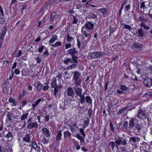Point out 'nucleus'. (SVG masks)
<instances>
[{"label": "nucleus", "mask_w": 152, "mask_h": 152, "mask_svg": "<svg viewBox=\"0 0 152 152\" xmlns=\"http://www.w3.org/2000/svg\"><path fill=\"white\" fill-rule=\"evenodd\" d=\"M73 80V83L75 86H79L81 85L82 79L81 77L80 74L77 71L74 72Z\"/></svg>", "instance_id": "nucleus-1"}, {"label": "nucleus", "mask_w": 152, "mask_h": 152, "mask_svg": "<svg viewBox=\"0 0 152 152\" xmlns=\"http://www.w3.org/2000/svg\"><path fill=\"white\" fill-rule=\"evenodd\" d=\"M61 15L60 11L53 12L51 14V18L50 21L51 23L53 22L54 20L58 21L60 20Z\"/></svg>", "instance_id": "nucleus-2"}, {"label": "nucleus", "mask_w": 152, "mask_h": 152, "mask_svg": "<svg viewBox=\"0 0 152 152\" xmlns=\"http://www.w3.org/2000/svg\"><path fill=\"white\" fill-rule=\"evenodd\" d=\"M77 57H72V58H66L64 60V63L66 64L77 63Z\"/></svg>", "instance_id": "nucleus-3"}, {"label": "nucleus", "mask_w": 152, "mask_h": 152, "mask_svg": "<svg viewBox=\"0 0 152 152\" xmlns=\"http://www.w3.org/2000/svg\"><path fill=\"white\" fill-rule=\"evenodd\" d=\"M104 54V53L103 52H99L98 51H96L91 53L90 55V56L92 58H96L103 56Z\"/></svg>", "instance_id": "nucleus-4"}, {"label": "nucleus", "mask_w": 152, "mask_h": 152, "mask_svg": "<svg viewBox=\"0 0 152 152\" xmlns=\"http://www.w3.org/2000/svg\"><path fill=\"white\" fill-rule=\"evenodd\" d=\"M137 115L139 118L145 119L147 117V114L146 113L145 111L141 110L137 114Z\"/></svg>", "instance_id": "nucleus-5"}, {"label": "nucleus", "mask_w": 152, "mask_h": 152, "mask_svg": "<svg viewBox=\"0 0 152 152\" xmlns=\"http://www.w3.org/2000/svg\"><path fill=\"white\" fill-rule=\"evenodd\" d=\"M85 28H86L87 29L91 31L93 30L94 28V25L93 23L90 22H88L86 23L84 26H82Z\"/></svg>", "instance_id": "nucleus-6"}, {"label": "nucleus", "mask_w": 152, "mask_h": 152, "mask_svg": "<svg viewBox=\"0 0 152 152\" xmlns=\"http://www.w3.org/2000/svg\"><path fill=\"white\" fill-rule=\"evenodd\" d=\"M66 53L68 55H70L72 57H77L75 56V54L77 53V51L75 48L69 49L66 51Z\"/></svg>", "instance_id": "nucleus-7"}, {"label": "nucleus", "mask_w": 152, "mask_h": 152, "mask_svg": "<svg viewBox=\"0 0 152 152\" xmlns=\"http://www.w3.org/2000/svg\"><path fill=\"white\" fill-rule=\"evenodd\" d=\"M77 95L78 96H81L82 93V90L81 88H78L77 86H74L73 88Z\"/></svg>", "instance_id": "nucleus-8"}, {"label": "nucleus", "mask_w": 152, "mask_h": 152, "mask_svg": "<svg viewBox=\"0 0 152 152\" xmlns=\"http://www.w3.org/2000/svg\"><path fill=\"white\" fill-rule=\"evenodd\" d=\"M91 31L87 29L86 28L82 26L81 28V31L83 34L86 37H87L91 33Z\"/></svg>", "instance_id": "nucleus-9"}, {"label": "nucleus", "mask_w": 152, "mask_h": 152, "mask_svg": "<svg viewBox=\"0 0 152 152\" xmlns=\"http://www.w3.org/2000/svg\"><path fill=\"white\" fill-rule=\"evenodd\" d=\"M6 30L7 28L6 27L4 26L3 27L1 32L0 34V39H1L3 40L4 39L7 31Z\"/></svg>", "instance_id": "nucleus-10"}, {"label": "nucleus", "mask_w": 152, "mask_h": 152, "mask_svg": "<svg viewBox=\"0 0 152 152\" xmlns=\"http://www.w3.org/2000/svg\"><path fill=\"white\" fill-rule=\"evenodd\" d=\"M137 122V120L135 118H133L130 120L129 122V125L130 128H133Z\"/></svg>", "instance_id": "nucleus-11"}, {"label": "nucleus", "mask_w": 152, "mask_h": 152, "mask_svg": "<svg viewBox=\"0 0 152 152\" xmlns=\"http://www.w3.org/2000/svg\"><path fill=\"white\" fill-rule=\"evenodd\" d=\"M144 83L148 87H150L152 85V80L151 79H145L144 80Z\"/></svg>", "instance_id": "nucleus-12"}, {"label": "nucleus", "mask_w": 152, "mask_h": 152, "mask_svg": "<svg viewBox=\"0 0 152 152\" xmlns=\"http://www.w3.org/2000/svg\"><path fill=\"white\" fill-rule=\"evenodd\" d=\"M38 124L36 122L29 123L27 125V128L28 129H32L33 128H37Z\"/></svg>", "instance_id": "nucleus-13"}, {"label": "nucleus", "mask_w": 152, "mask_h": 152, "mask_svg": "<svg viewBox=\"0 0 152 152\" xmlns=\"http://www.w3.org/2000/svg\"><path fill=\"white\" fill-rule=\"evenodd\" d=\"M43 134L46 137H48L50 136L49 131L46 128H44L42 129Z\"/></svg>", "instance_id": "nucleus-14"}, {"label": "nucleus", "mask_w": 152, "mask_h": 152, "mask_svg": "<svg viewBox=\"0 0 152 152\" xmlns=\"http://www.w3.org/2000/svg\"><path fill=\"white\" fill-rule=\"evenodd\" d=\"M58 37L56 35H54L53 36L49 41V45H50V43H53L55 41L57 40Z\"/></svg>", "instance_id": "nucleus-15"}, {"label": "nucleus", "mask_w": 152, "mask_h": 152, "mask_svg": "<svg viewBox=\"0 0 152 152\" xmlns=\"http://www.w3.org/2000/svg\"><path fill=\"white\" fill-rule=\"evenodd\" d=\"M136 33L140 37H144V33L143 30L141 28L139 29Z\"/></svg>", "instance_id": "nucleus-16"}, {"label": "nucleus", "mask_w": 152, "mask_h": 152, "mask_svg": "<svg viewBox=\"0 0 152 152\" xmlns=\"http://www.w3.org/2000/svg\"><path fill=\"white\" fill-rule=\"evenodd\" d=\"M133 49L134 48H138V49L141 50L142 49L143 47L142 45V44H137L136 43L134 44L132 47Z\"/></svg>", "instance_id": "nucleus-17"}, {"label": "nucleus", "mask_w": 152, "mask_h": 152, "mask_svg": "<svg viewBox=\"0 0 152 152\" xmlns=\"http://www.w3.org/2000/svg\"><path fill=\"white\" fill-rule=\"evenodd\" d=\"M62 136L61 131V130L59 131L57 133L56 136V140L59 141L61 139Z\"/></svg>", "instance_id": "nucleus-18"}, {"label": "nucleus", "mask_w": 152, "mask_h": 152, "mask_svg": "<svg viewBox=\"0 0 152 152\" xmlns=\"http://www.w3.org/2000/svg\"><path fill=\"white\" fill-rule=\"evenodd\" d=\"M67 95L70 96H72L74 94V91L72 88L68 87L67 89Z\"/></svg>", "instance_id": "nucleus-19"}, {"label": "nucleus", "mask_w": 152, "mask_h": 152, "mask_svg": "<svg viewBox=\"0 0 152 152\" xmlns=\"http://www.w3.org/2000/svg\"><path fill=\"white\" fill-rule=\"evenodd\" d=\"M130 141V142H139L140 140L139 138L137 137H132L131 138H129Z\"/></svg>", "instance_id": "nucleus-20"}, {"label": "nucleus", "mask_w": 152, "mask_h": 152, "mask_svg": "<svg viewBox=\"0 0 152 152\" xmlns=\"http://www.w3.org/2000/svg\"><path fill=\"white\" fill-rule=\"evenodd\" d=\"M35 85L38 91L41 90L42 86V84L39 81H37L35 83Z\"/></svg>", "instance_id": "nucleus-21"}, {"label": "nucleus", "mask_w": 152, "mask_h": 152, "mask_svg": "<svg viewBox=\"0 0 152 152\" xmlns=\"http://www.w3.org/2000/svg\"><path fill=\"white\" fill-rule=\"evenodd\" d=\"M54 88L53 93L55 96L56 94L58 91L61 88V85L56 86Z\"/></svg>", "instance_id": "nucleus-22"}, {"label": "nucleus", "mask_w": 152, "mask_h": 152, "mask_svg": "<svg viewBox=\"0 0 152 152\" xmlns=\"http://www.w3.org/2000/svg\"><path fill=\"white\" fill-rule=\"evenodd\" d=\"M40 140L41 142L45 144H47L48 143V140L46 139L44 137H40Z\"/></svg>", "instance_id": "nucleus-23"}, {"label": "nucleus", "mask_w": 152, "mask_h": 152, "mask_svg": "<svg viewBox=\"0 0 152 152\" xmlns=\"http://www.w3.org/2000/svg\"><path fill=\"white\" fill-rule=\"evenodd\" d=\"M89 123V119L87 118L86 120L83 122V126L84 128H85L87 127L88 125V124Z\"/></svg>", "instance_id": "nucleus-24"}, {"label": "nucleus", "mask_w": 152, "mask_h": 152, "mask_svg": "<svg viewBox=\"0 0 152 152\" xmlns=\"http://www.w3.org/2000/svg\"><path fill=\"white\" fill-rule=\"evenodd\" d=\"M41 101V98H39L35 102V104H33L32 105V107L34 109L36 107Z\"/></svg>", "instance_id": "nucleus-25"}, {"label": "nucleus", "mask_w": 152, "mask_h": 152, "mask_svg": "<svg viewBox=\"0 0 152 152\" xmlns=\"http://www.w3.org/2000/svg\"><path fill=\"white\" fill-rule=\"evenodd\" d=\"M23 140L26 142H29L30 139L29 135L26 134V136L23 138Z\"/></svg>", "instance_id": "nucleus-26"}, {"label": "nucleus", "mask_w": 152, "mask_h": 152, "mask_svg": "<svg viewBox=\"0 0 152 152\" xmlns=\"http://www.w3.org/2000/svg\"><path fill=\"white\" fill-rule=\"evenodd\" d=\"M77 63H74V64H71L69 66L67 67V70H69V69L72 70L73 68L75 69L77 66Z\"/></svg>", "instance_id": "nucleus-27"}, {"label": "nucleus", "mask_w": 152, "mask_h": 152, "mask_svg": "<svg viewBox=\"0 0 152 152\" xmlns=\"http://www.w3.org/2000/svg\"><path fill=\"white\" fill-rule=\"evenodd\" d=\"M75 137H76L78 139L80 140L81 141L83 142L84 140L83 137L81 136L79 133H78L76 134Z\"/></svg>", "instance_id": "nucleus-28"}, {"label": "nucleus", "mask_w": 152, "mask_h": 152, "mask_svg": "<svg viewBox=\"0 0 152 152\" xmlns=\"http://www.w3.org/2000/svg\"><path fill=\"white\" fill-rule=\"evenodd\" d=\"M80 98V101L82 104H83L85 103V97L84 96V94L81 95V96H79Z\"/></svg>", "instance_id": "nucleus-29"}, {"label": "nucleus", "mask_w": 152, "mask_h": 152, "mask_svg": "<svg viewBox=\"0 0 152 152\" xmlns=\"http://www.w3.org/2000/svg\"><path fill=\"white\" fill-rule=\"evenodd\" d=\"M71 130L72 133H75L77 129V128L76 125L72 126H70Z\"/></svg>", "instance_id": "nucleus-30"}, {"label": "nucleus", "mask_w": 152, "mask_h": 152, "mask_svg": "<svg viewBox=\"0 0 152 152\" xmlns=\"http://www.w3.org/2000/svg\"><path fill=\"white\" fill-rule=\"evenodd\" d=\"M98 10L101 12L103 15H105L107 12V10L105 8H102L101 9H98Z\"/></svg>", "instance_id": "nucleus-31"}, {"label": "nucleus", "mask_w": 152, "mask_h": 152, "mask_svg": "<svg viewBox=\"0 0 152 152\" xmlns=\"http://www.w3.org/2000/svg\"><path fill=\"white\" fill-rule=\"evenodd\" d=\"M9 101L11 103H12V106H14L17 105V103L15 102V100L12 98H10L8 99Z\"/></svg>", "instance_id": "nucleus-32"}, {"label": "nucleus", "mask_w": 152, "mask_h": 152, "mask_svg": "<svg viewBox=\"0 0 152 152\" xmlns=\"http://www.w3.org/2000/svg\"><path fill=\"white\" fill-rule=\"evenodd\" d=\"M120 89L124 91H126L128 90V88L126 86L124 85H121L120 87Z\"/></svg>", "instance_id": "nucleus-33"}, {"label": "nucleus", "mask_w": 152, "mask_h": 152, "mask_svg": "<svg viewBox=\"0 0 152 152\" xmlns=\"http://www.w3.org/2000/svg\"><path fill=\"white\" fill-rule=\"evenodd\" d=\"M140 26L141 27H143V29L146 30H148L150 29V28L148 26H146L145 24L143 22H142L140 24Z\"/></svg>", "instance_id": "nucleus-34"}, {"label": "nucleus", "mask_w": 152, "mask_h": 152, "mask_svg": "<svg viewBox=\"0 0 152 152\" xmlns=\"http://www.w3.org/2000/svg\"><path fill=\"white\" fill-rule=\"evenodd\" d=\"M61 45V43L60 42H56L54 45L50 44V45L52 47H57Z\"/></svg>", "instance_id": "nucleus-35"}, {"label": "nucleus", "mask_w": 152, "mask_h": 152, "mask_svg": "<svg viewBox=\"0 0 152 152\" xmlns=\"http://www.w3.org/2000/svg\"><path fill=\"white\" fill-rule=\"evenodd\" d=\"M31 145L33 148H34V149L35 150H37V149H38L39 147L38 146L37 143L35 142H32L31 144Z\"/></svg>", "instance_id": "nucleus-36"}, {"label": "nucleus", "mask_w": 152, "mask_h": 152, "mask_svg": "<svg viewBox=\"0 0 152 152\" xmlns=\"http://www.w3.org/2000/svg\"><path fill=\"white\" fill-rule=\"evenodd\" d=\"M115 142H111L110 144V145L113 150L114 147H118V145L115 144Z\"/></svg>", "instance_id": "nucleus-37"}, {"label": "nucleus", "mask_w": 152, "mask_h": 152, "mask_svg": "<svg viewBox=\"0 0 152 152\" xmlns=\"http://www.w3.org/2000/svg\"><path fill=\"white\" fill-rule=\"evenodd\" d=\"M86 100L87 102L88 103H91L92 102V99L91 97L89 96H86Z\"/></svg>", "instance_id": "nucleus-38"}, {"label": "nucleus", "mask_w": 152, "mask_h": 152, "mask_svg": "<svg viewBox=\"0 0 152 152\" xmlns=\"http://www.w3.org/2000/svg\"><path fill=\"white\" fill-rule=\"evenodd\" d=\"M74 40V38L70 36L69 34H68L67 36V41L69 42L72 41Z\"/></svg>", "instance_id": "nucleus-39"}, {"label": "nucleus", "mask_w": 152, "mask_h": 152, "mask_svg": "<svg viewBox=\"0 0 152 152\" xmlns=\"http://www.w3.org/2000/svg\"><path fill=\"white\" fill-rule=\"evenodd\" d=\"M28 113H27L25 114H23L21 116V120H24L27 118Z\"/></svg>", "instance_id": "nucleus-40"}, {"label": "nucleus", "mask_w": 152, "mask_h": 152, "mask_svg": "<svg viewBox=\"0 0 152 152\" xmlns=\"http://www.w3.org/2000/svg\"><path fill=\"white\" fill-rule=\"evenodd\" d=\"M71 135V133L70 132L68 131L65 132L64 133V137L67 136H70Z\"/></svg>", "instance_id": "nucleus-41"}, {"label": "nucleus", "mask_w": 152, "mask_h": 152, "mask_svg": "<svg viewBox=\"0 0 152 152\" xmlns=\"http://www.w3.org/2000/svg\"><path fill=\"white\" fill-rule=\"evenodd\" d=\"M123 28H124L126 29H127L129 31H130L132 29L131 26L129 25H126V24L124 25V27Z\"/></svg>", "instance_id": "nucleus-42"}, {"label": "nucleus", "mask_w": 152, "mask_h": 152, "mask_svg": "<svg viewBox=\"0 0 152 152\" xmlns=\"http://www.w3.org/2000/svg\"><path fill=\"white\" fill-rule=\"evenodd\" d=\"M5 137L8 139H9L10 138H12V133L11 132H9L8 133L5 135Z\"/></svg>", "instance_id": "nucleus-43"}, {"label": "nucleus", "mask_w": 152, "mask_h": 152, "mask_svg": "<svg viewBox=\"0 0 152 152\" xmlns=\"http://www.w3.org/2000/svg\"><path fill=\"white\" fill-rule=\"evenodd\" d=\"M65 48L66 49H68L71 47L70 43L68 42L65 45Z\"/></svg>", "instance_id": "nucleus-44"}, {"label": "nucleus", "mask_w": 152, "mask_h": 152, "mask_svg": "<svg viewBox=\"0 0 152 152\" xmlns=\"http://www.w3.org/2000/svg\"><path fill=\"white\" fill-rule=\"evenodd\" d=\"M80 132L81 133V134L84 137H85L86 134L84 132V129H79Z\"/></svg>", "instance_id": "nucleus-45"}, {"label": "nucleus", "mask_w": 152, "mask_h": 152, "mask_svg": "<svg viewBox=\"0 0 152 152\" xmlns=\"http://www.w3.org/2000/svg\"><path fill=\"white\" fill-rule=\"evenodd\" d=\"M44 47L43 45H39L38 47V51L40 53H41L44 50Z\"/></svg>", "instance_id": "nucleus-46"}, {"label": "nucleus", "mask_w": 152, "mask_h": 152, "mask_svg": "<svg viewBox=\"0 0 152 152\" xmlns=\"http://www.w3.org/2000/svg\"><path fill=\"white\" fill-rule=\"evenodd\" d=\"M51 85L52 88H55L56 86V80L52 81L51 83Z\"/></svg>", "instance_id": "nucleus-47"}, {"label": "nucleus", "mask_w": 152, "mask_h": 152, "mask_svg": "<svg viewBox=\"0 0 152 152\" xmlns=\"http://www.w3.org/2000/svg\"><path fill=\"white\" fill-rule=\"evenodd\" d=\"M49 55L48 52V50H46L43 53L42 56L43 57H47Z\"/></svg>", "instance_id": "nucleus-48"}, {"label": "nucleus", "mask_w": 152, "mask_h": 152, "mask_svg": "<svg viewBox=\"0 0 152 152\" xmlns=\"http://www.w3.org/2000/svg\"><path fill=\"white\" fill-rule=\"evenodd\" d=\"M135 125L138 131H140L141 129V126L139 124H137V123Z\"/></svg>", "instance_id": "nucleus-49"}, {"label": "nucleus", "mask_w": 152, "mask_h": 152, "mask_svg": "<svg viewBox=\"0 0 152 152\" xmlns=\"http://www.w3.org/2000/svg\"><path fill=\"white\" fill-rule=\"evenodd\" d=\"M122 142V140H117L115 141V143L118 146V145H120L121 143V142Z\"/></svg>", "instance_id": "nucleus-50"}, {"label": "nucleus", "mask_w": 152, "mask_h": 152, "mask_svg": "<svg viewBox=\"0 0 152 152\" xmlns=\"http://www.w3.org/2000/svg\"><path fill=\"white\" fill-rule=\"evenodd\" d=\"M126 109V107H124L120 110L118 111V113L119 114H121Z\"/></svg>", "instance_id": "nucleus-51"}, {"label": "nucleus", "mask_w": 152, "mask_h": 152, "mask_svg": "<svg viewBox=\"0 0 152 152\" xmlns=\"http://www.w3.org/2000/svg\"><path fill=\"white\" fill-rule=\"evenodd\" d=\"M49 88V86L48 85H46L44 86L43 88L42 89L44 91H46L48 89V88Z\"/></svg>", "instance_id": "nucleus-52"}, {"label": "nucleus", "mask_w": 152, "mask_h": 152, "mask_svg": "<svg viewBox=\"0 0 152 152\" xmlns=\"http://www.w3.org/2000/svg\"><path fill=\"white\" fill-rule=\"evenodd\" d=\"M27 103V100L26 99H23L22 101V104L23 106H24Z\"/></svg>", "instance_id": "nucleus-53"}, {"label": "nucleus", "mask_w": 152, "mask_h": 152, "mask_svg": "<svg viewBox=\"0 0 152 152\" xmlns=\"http://www.w3.org/2000/svg\"><path fill=\"white\" fill-rule=\"evenodd\" d=\"M21 54V51L20 50H19L18 51L17 53H16V57H19Z\"/></svg>", "instance_id": "nucleus-54"}, {"label": "nucleus", "mask_w": 152, "mask_h": 152, "mask_svg": "<svg viewBox=\"0 0 152 152\" xmlns=\"http://www.w3.org/2000/svg\"><path fill=\"white\" fill-rule=\"evenodd\" d=\"M118 59V55H116L113 58L112 60L114 61H117Z\"/></svg>", "instance_id": "nucleus-55"}, {"label": "nucleus", "mask_w": 152, "mask_h": 152, "mask_svg": "<svg viewBox=\"0 0 152 152\" xmlns=\"http://www.w3.org/2000/svg\"><path fill=\"white\" fill-rule=\"evenodd\" d=\"M110 128L111 129V130L113 132L114 131V129L113 128V125L111 122H110Z\"/></svg>", "instance_id": "nucleus-56"}, {"label": "nucleus", "mask_w": 152, "mask_h": 152, "mask_svg": "<svg viewBox=\"0 0 152 152\" xmlns=\"http://www.w3.org/2000/svg\"><path fill=\"white\" fill-rule=\"evenodd\" d=\"M128 125V122L127 121H125L123 124V126L126 129Z\"/></svg>", "instance_id": "nucleus-57"}, {"label": "nucleus", "mask_w": 152, "mask_h": 152, "mask_svg": "<svg viewBox=\"0 0 152 152\" xmlns=\"http://www.w3.org/2000/svg\"><path fill=\"white\" fill-rule=\"evenodd\" d=\"M140 7L141 9H144V8L145 7V4L144 2L140 4Z\"/></svg>", "instance_id": "nucleus-58"}, {"label": "nucleus", "mask_w": 152, "mask_h": 152, "mask_svg": "<svg viewBox=\"0 0 152 152\" xmlns=\"http://www.w3.org/2000/svg\"><path fill=\"white\" fill-rule=\"evenodd\" d=\"M41 58H40L39 57H37L36 58V60L37 61V63H39L41 61Z\"/></svg>", "instance_id": "nucleus-59"}, {"label": "nucleus", "mask_w": 152, "mask_h": 152, "mask_svg": "<svg viewBox=\"0 0 152 152\" xmlns=\"http://www.w3.org/2000/svg\"><path fill=\"white\" fill-rule=\"evenodd\" d=\"M14 72L16 74L18 75L20 73V71L18 69H15L14 70Z\"/></svg>", "instance_id": "nucleus-60"}, {"label": "nucleus", "mask_w": 152, "mask_h": 152, "mask_svg": "<svg viewBox=\"0 0 152 152\" xmlns=\"http://www.w3.org/2000/svg\"><path fill=\"white\" fill-rule=\"evenodd\" d=\"M117 92L119 94H122L124 93V92L123 91L119 89H117Z\"/></svg>", "instance_id": "nucleus-61"}, {"label": "nucleus", "mask_w": 152, "mask_h": 152, "mask_svg": "<svg viewBox=\"0 0 152 152\" xmlns=\"http://www.w3.org/2000/svg\"><path fill=\"white\" fill-rule=\"evenodd\" d=\"M145 19L141 16L139 17L138 19V20L139 22L141 21H143Z\"/></svg>", "instance_id": "nucleus-62"}, {"label": "nucleus", "mask_w": 152, "mask_h": 152, "mask_svg": "<svg viewBox=\"0 0 152 152\" xmlns=\"http://www.w3.org/2000/svg\"><path fill=\"white\" fill-rule=\"evenodd\" d=\"M4 18H0V23L1 24H3L4 23Z\"/></svg>", "instance_id": "nucleus-63"}, {"label": "nucleus", "mask_w": 152, "mask_h": 152, "mask_svg": "<svg viewBox=\"0 0 152 152\" xmlns=\"http://www.w3.org/2000/svg\"><path fill=\"white\" fill-rule=\"evenodd\" d=\"M78 20L77 18H76L75 17H74L73 18V24L77 23V22Z\"/></svg>", "instance_id": "nucleus-64"}]
</instances>
